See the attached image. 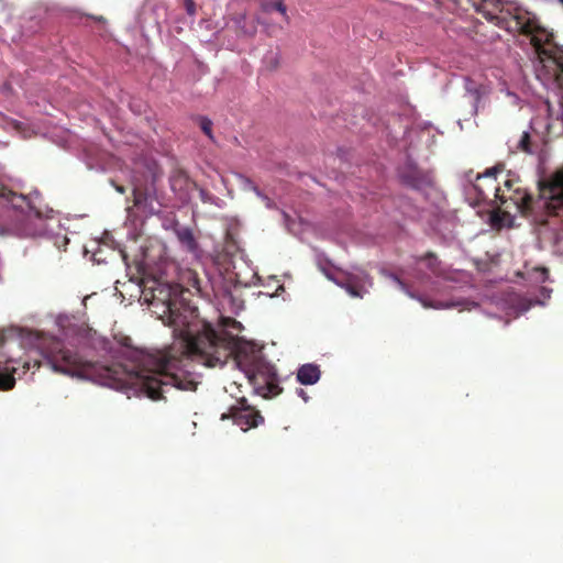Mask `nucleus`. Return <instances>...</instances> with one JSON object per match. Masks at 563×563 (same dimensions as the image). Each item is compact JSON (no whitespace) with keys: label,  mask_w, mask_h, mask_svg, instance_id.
<instances>
[{"label":"nucleus","mask_w":563,"mask_h":563,"mask_svg":"<svg viewBox=\"0 0 563 563\" xmlns=\"http://www.w3.org/2000/svg\"><path fill=\"white\" fill-rule=\"evenodd\" d=\"M55 245L58 247V249H65L66 245L68 244L69 240L66 235H59L57 234L55 238Z\"/></svg>","instance_id":"5701e85b"},{"label":"nucleus","mask_w":563,"mask_h":563,"mask_svg":"<svg viewBox=\"0 0 563 563\" xmlns=\"http://www.w3.org/2000/svg\"><path fill=\"white\" fill-rule=\"evenodd\" d=\"M200 126H201V130L205 132V134L208 137L213 139L212 131H211L212 121L210 119L201 118L200 119Z\"/></svg>","instance_id":"412c9836"},{"label":"nucleus","mask_w":563,"mask_h":563,"mask_svg":"<svg viewBox=\"0 0 563 563\" xmlns=\"http://www.w3.org/2000/svg\"><path fill=\"white\" fill-rule=\"evenodd\" d=\"M256 196L265 202L267 208L273 207L272 200L265 194H263L261 190H260V195H256Z\"/></svg>","instance_id":"393cba45"},{"label":"nucleus","mask_w":563,"mask_h":563,"mask_svg":"<svg viewBox=\"0 0 563 563\" xmlns=\"http://www.w3.org/2000/svg\"><path fill=\"white\" fill-rule=\"evenodd\" d=\"M262 9L265 13L278 12L285 21H288L287 8L284 0H267L262 3Z\"/></svg>","instance_id":"f3484780"},{"label":"nucleus","mask_w":563,"mask_h":563,"mask_svg":"<svg viewBox=\"0 0 563 563\" xmlns=\"http://www.w3.org/2000/svg\"><path fill=\"white\" fill-rule=\"evenodd\" d=\"M179 285L157 284L153 288V312L173 331V343L152 352L124 349L106 361V368L120 386L111 387L131 396L159 399L172 389L195 390L199 374L190 363L207 367L223 366L230 356L244 374L261 356V349L252 341L218 333L201 318Z\"/></svg>","instance_id":"f257e3e1"},{"label":"nucleus","mask_w":563,"mask_h":563,"mask_svg":"<svg viewBox=\"0 0 563 563\" xmlns=\"http://www.w3.org/2000/svg\"><path fill=\"white\" fill-rule=\"evenodd\" d=\"M56 324L60 331L58 336L18 327L0 331V390L14 387L15 374L20 377L31 366H40L36 361L33 364L25 361L20 367V360L10 353L13 346L37 351L55 373L106 387L120 386L118 378H113L106 368V363L99 361L100 355L89 330L76 324L67 316H58Z\"/></svg>","instance_id":"f03ea898"},{"label":"nucleus","mask_w":563,"mask_h":563,"mask_svg":"<svg viewBox=\"0 0 563 563\" xmlns=\"http://www.w3.org/2000/svg\"><path fill=\"white\" fill-rule=\"evenodd\" d=\"M245 376L249 378L250 383H253L257 376L263 377L267 384L266 389L269 393H274V389L277 388V386L273 384L277 377L276 369L272 364L266 362L263 356H261L249 369H246Z\"/></svg>","instance_id":"9b49d317"},{"label":"nucleus","mask_w":563,"mask_h":563,"mask_svg":"<svg viewBox=\"0 0 563 563\" xmlns=\"http://www.w3.org/2000/svg\"><path fill=\"white\" fill-rule=\"evenodd\" d=\"M514 184L512 179L505 180L504 189L493 185L499 205L511 201L519 213L527 216L544 209L550 216L545 224L551 230V239L554 245L563 249V168L539 184L537 200L525 188H514Z\"/></svg>","instance_id":"20e7f679"},{"label":"nucleus","mask_w":563,"mask_h":563,"mask_svg":"<svg viewBox=\"0 0 563 563\" xmlns=\"http://www.w3.org/2000/svg\"><path fill=\"white\" fill-rule=\"evenodd\" d=\"M499 170V167H493L490 169H487L484 175H478L477 179H481L482 177H490L494 176Z\"/></svg>","instance_id":"a878e982"},{"label":"nucleus","mask_w":563,"mask_h":563,"mask_svg":"<svg viewBox=\"0 0 563 563\" xmlns=\"http://www.w3.org/2000/svg\"><path fill=\"white\" fill-rule=\"evenodd\" d=\"M246 402V399L242 397L238 401L239 406L231 407L229 413H222L221 419L231 418L242 431L263 423L264 418L257 411L252 410Z\"/></svg>","instance_id":"1a4fd4ad"},{"label":"nucleus","mask_w":563,"mask_h":563,"mask_svg":"<svg viewBox=\"0 0 563 563\" xmlns=\"http://www.w3.org/2000/svg\"><path fill=\"white\" fill-rule=\"evenodd\" d=\"M184 7L188 15L195 16L196 14V3L194 0H184Z\"/></svg>","instance_id":"4be33fe9"},{"label":"nucleus","mask_w":563,"mask_h":563,"mask_svg":"<svg viewBox=\"0 0 563 563\" xmlns=\"http://www.w3.org/2000/svg\"><path fill=\"white\" fill-rule=\"evenodd\" d=\"M472 7L483 13L492 23L508 29V18L515 22V27L530 36V41L539 55L536 64V76L547 90L554 92L558 107L549 100L544 102L547 110V130L552 134H563V49L551 52L544 48L552 34L541 26L532 12L523 9L514 1L503 0H467Z\"/></svg>","instance_id":"7ed1b4c3"},{"label":"nucleus","mask_w":563,"mask_h":563,"mask_svg":"<svg viewBox=\"0 0 563 563\" xmlns=\"http://www.w3.org/2000/svg\"><path fill=\"white\" fill-rule=\"evenodd\" d=\"M379 273L393 280L407 296L410 298L417 299L421 302L424 308H433V309H453L459 308L460 310H472L478 307L475 301L464 300L461 298H452L450 300L442 299H429L424 296H417L415 292L410 290L406 283H404L399 276L393 272L387 271L386 268H379Z\"/></svg>","instance_id":"0eeeda50"},{"label":"nucleus","mask_w":563,"mask_h":563,"mask_svg":"<svg viewBox=\"0 0 563 563\" xmlns=\"http://www.w3.org/2000/svg\"><path fill=\"white\" fill-rule=\"evenodd\" d=\"M508 148L511 153L523 152L532 154L533 150L530 142V134L523 131L518 137H511L508 140Z\"/></svg>","instance_id":"ddd939ff"},{"label":"nucleus","mask_w":563,"mask_h":563,"mask_svg":"<svg viewBox=\"0 0 563 563\" xmlns=\"http://www.w3.org/2000/svg\"><path fill=\"white\" fill-rule=\"evenodd\" d=\"M321 376L319 366L312 363L301 365L297 372V380L301 385H313Z\"/></svg>","instance_id":"f8f14e48"},{"label":"nucleus","mask_w":563,"mask_h":563,"mask_svg":"<svg viewBox=\"0 0 563 563\" xmlns=\"http://www.w3.org/2000/svg\"><path fill=\"white\" fill-rule=\"evenodd\" d=\"M507 93H508V96H510V97H512V98H514V102H515V103H517V102H518L519 98H518V96H517V95H515V93H512V92H509V91H508Z\"/></svg>","instance_id":"cd10ccee"},{"label":"nucleus","mask_w":563,"mask_h":563,"mask_svg":"<svg viewBox=\"0 0 563 563\" xmlns=\"http://www.w3.org/2000/svg\"><path fill=\"white\" fill-rule=\"evenodd\" d=\"M230 322L233 324L234 328L240 329L241 323L236 322L235 320H230Z\"/></svg>","instance_id":"c85d7f7f"},{"label":"nucleus","mask_w":563,"mask_h":563,"mask_svg":"<svg viewBox=\"0 0 563 563\" xmlns=\"http://www.w3.org/2000/svg\"><path fill=\"white\" fill-rule=\"evenodd\" d=\"M199 196L202 202L205 203H211L216 206L219 209H223L225 207L224 200L220 199L219 197L213 196L212 194L208 192L203 188H199Z\"/></svg>","instance_id":"a211bd4d"},{"label":"nucleus","mask_w":563,"mask_h":563,"mask_svg":"<svg viewBox=\"0 0 563 563\" xmlns=\"http://www.w3.org/2000/svg\"><path fill=\"white\" fill-rule=\"evenodd\" d=\"M175 234L179 243L190 253L198 251V244L194 236V233L188 227H178L175 229Z\"/></svg>","instance_id":"4468645a"},{"label":"nucleus","mask_w":563,"mask_h":563,"mask_svg":"<svg viewBox=\"0 0 563 563\" xmlns=\"http://www.w3.org/2000/svg\"><path fill=\"white\" fill-rule=\"evenodd\" d=\"M399 176L405 185L416 190H422L432 185L431 176L428 173L420 172L411 161H408L399 172Z\"/></svg>","instance_id":"9d476101"},{"label":"nucleus","mask_w":563,"mask_h":563,"mask_svg":"<svg viewBox=\"0 0 563 563\" xmlns=\"http://www.w3.org/2000/svg\"><path fill=\"white\" fill-rule=\"evenodd\" d=\"M321 269L329 279L344 288L351 297L363 298L365 294H368L373 286L371 277L363 271H356L355 273L350 274L345 282H340L335 279L332 274L324 267L321 266Z\"/></svg>","instance_id":"6e6552de"},{"label":"nucleus","mask_w":563,"mask_h":563,"mask_svg":"<svg viewBox=\"0 0 563 563\" xmlns=\"http://www.w3.org/2000/svg\"><path fill=\"white\" fill-rule=\"evenodd\" d=\"M298 396L302 397L305 401H308V396L306 395L303 389H298Z\"/></svg>","instance_id":"bb28decb"},{"label":"nucleus","mask_w":563,"mask_h":563,"mask_svg":"<svg viewBox=\"0 0 563 563\" xmlns=\"http://www.w3.org/2000/svg\"><path fill=\"white\" fill-rule=\"evenodd\" d=\"M559 2L563 5V0H559Z\"/></svg>","instance_id":"7c9ffc66"},{"label":"nucleus","mask_w":563,"mask_h":563,"mask_svg":"<svg viewBox=\"0 0 563 563\" xmlns=\"http://www.w3.org/2000/svg\"><path fill=\"white\" fill-rule=\"evenodd\" d=\"M54 210L45 207L43 211L40 192L34 190L30 196L16 195L4 188L0 189V234H12L19 238L49 235L53 229Z\"/></svg>","instance_id":"39448f33"},{"label":"nucleus","mask_w":563,"mask_h":563,"mask_svg":"<svg viewBox=\"0 0 563 563\" xmlns=\"http://www.w3.org/2000/svg\"><path fill=\"white\" fill-rule=\"evenodd\" d=\"M473 189L477 191V199L478 200H488L489 199V196L488 194H486L482 188H479L477 185H474L473 186Z\"/></svg>","instance_id":"b1692460"},{"label":"nucleus","mask_w":563,"mask_h":563,"mask_svg":"<svg viewBox=\"0 0 563 563\" xmlns=\"http://www.w3.org/2000/svg\"><path fill=\"white\" fill-rule=\"evenodd\" d=\"M235 176L244 190H251L255 195H260V188L249 177L242 174H235Z\"/></svg>","instance_id":"aec40b11"},{"label":"nucleus","mask_w":563,"mask_h":563,"mask_svg":"<svg viewBox=\"0 0 563 563\" xmlns=\"http://www.w3.org/2000/svg\"><path fill=\"white\" fill-rule=\"evenodd\" d=\"M465 89L467 92V96L470 97V101L473 107V114H476L478 111V104L482 100V98L487 93L486 89L483 87L474 86L473 81L470 78L465 79Z\"/></svg>","instance_id":"2eb2a0df"},{"label":"nucleus","mask_w":563,"mask_h":563,"mask_svg":"<svg viewBox=\"0 0 563 563\" xmlns=\"http://www.w3.org/2000/svg\"><path fill=\"white\" fill-rule=\"evenodd\" d=\"M400 272L402 275L411 277L419 284L441 286L450 292H454L470 283L468 273L465 271L450 269L442 264L433 253H427L421 257H413L412 264L406 268H401ZM452 298L463 299V297L452 294L446 300ZM464 300L467 299L464 298Z\"/></svg>","instance_id":"423d86ee"},{"label":"nucleus","mask_w":563,"mask_h":563,"mask_svg":"<svg viewBox=\"0 0 563 563\" xmlns=\"http://www.w3.org/2000/svg\"><path fill=\"white\" fill-rule=\"evenodd\" d=\"M551 292H552L551 288L541 287L542 299L537 298V299L521 300L520 303L515 308L516 317L528 311L532 305H544V300L550 298Z\"/></svg>","instance_id":"dca6fc26"},{"label":"nucleus","mask_w":563,"mask_h":563,"mask_svg":"<svg viewBox=\"0 0 563 563\" xmlns=\"http://www.w3.org/2000/svg\"><path fill=\"white\" fill-rule=\"evenodd\" d=\"M531 282L539 284L544 283L548 279V269L544 267H533L527 271Z\"/></svg>","instance_id":"6ab92c4d"},{"label":"nucleus","mask_w":563,"mask_h":563,"mask_svg":"<svg viewBox=\"0 0 563 563\" xmlns=\"http://www.w3.org/2000/svg\"><path fill=\"white\" fill-rule=\"evenodd\" d=\"M115 189H117L119 192H121V194H123V192H124V189H123V187H121V186H117V187H115Z\"/></svg>","instance_id":"c756f323"}]
</instances>
